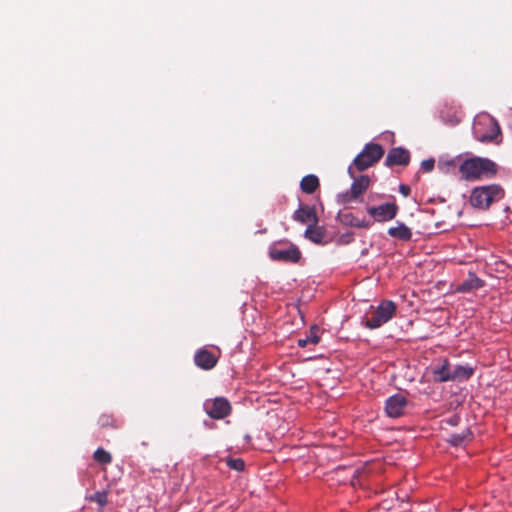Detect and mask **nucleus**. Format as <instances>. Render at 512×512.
<instances>
[{
	"label": "nucleus",
	"mask_w": 512,
	"mask_h": 512,
	"mask_svg": "<svg viewBox=\"0 0 512 512\" xmlns=\"http://www.w3.org/2000/svg\"><path fill=\"white\" fill-rule=\"evenodd\" d=\"M458 171L462 180L473 182L495 177L498 167L489 158L475 156L463 160L458 165Z\"/></svg>",
	"instance_id": "obj_1"
},
{
	"label": "nucleus",
	"mask_w": 512,
	"mask_h": 512,
	"mask_svg": "<svg viewBox=\"0 0 512 512\" xmlns=\"http://www.w3.org/2000/svg\"><path fill=\"white\" fill-rule=\"evenodd\" d=\"M505 196V190L499 184H489L474 187L471 190L469 203L473 208L488 210L495 202H499Z\"/></svg>",
	"instance_id": "obj_2"
},
{
	"label": "nucleus",
	"mask_w": 512,
	"mask_h": 512,
	"mask_svg": "<svg viewBox=\"0 0 512 512\" xmlns=\"http://www.w3.org/2000/svg\"><path fill=\"white\" fill-rule=\"evenodd\" d=\"M384 148L378 143H367L363 150L354 158L353 166L362 172L374 166L384 155Z\"/></svg>",
	"instance_id": "obj_3"
},
{
	"label": "nucleus",
	"mask_w": 512,
	"mask_h": 512,
	"mask_svg": "<svg viewBox=\"0 0 512 512\" xmlns=\"http://www.w3.org/2000/svg\"><path fill=\"white\" fill-rule=\"evenodd\" d=\"M348 174L354 179L350 190L340 193L338 195V202L341 204H348L352 201L358 200L369 188L370 178L367 175H361L355 178L353 166L348 168Z\"/></svg>",
	"instance_id": "obj_4"
},
{
	"label": "nucleus",
	"mask_w": 512,
	"mask_h": 512,
	"mask_svg": "<svg viewBox=\"0 0 512 512\" xmlns=\"http://www.w3.org/2000/svg\"><path fill=\"white\" fill-rule=\"evenodd\" d=\"M396 304L391 300L382 301L370 317L365 319V326L369 329H377L393 318L396 313Z\"/></svg>",
	"instance_id": "obj_5"
},
{
	"label": "nucleus",
	"mask_w": 512,
	"mask_h": 512,
	"mask_svg": "<svg viewBox=\"0 0 512 512\" xmlns=\"http://www.w3.org/2000/svg\"><path fill=\"white\" fill-rule=\"evenodd\" d=\"M475 138L480 142L493 141L500 134V127L494 118L486 116L474 124Z\"/></svg>",
	"instance_id": "obj_6"
},
{
	"label": "nucleus",
	"mask_w": 512,
	"mask_h": 512,
	"mask_svg": "<svg viewBox=\"0 0 512 512\" xmlns=\"http://www.w3.org/2000/svg\"><path fill=\"white\" fill-rule=\"evenodd\" d=\"M204 410L210 418L221 420L231 414L232 406L226 398L216 397L204 402Z\"/></svg>",
	"instance_id": "obj_7"
},
{
	"label": "nucleus",
	"mask_w": 512,
	"mask_h": 512,
	"mask_svg": "<svg viewBox=\"0 0 512 512\" xmlns=\"http://www.w3.org/2000/svg\"><path fill=\"white\" fill-rule=\"evenodd\" d=\"M269 256L274 261L297 263L301 258V251L294 244H289L285 248L273 246L269 250Z\"/></svg>",
	"instance_id": "obj_8"
},
{
	"label": "nucleus",
	"mask_w": 512,
	"mask_h": 512,
	"mask_svg": "<svg viewBox=\"0 0 512 512\" xmlns=\"http://www.w3.org/2000/svg\"><path fill=\"white\" fill-rule=\"evenodd\" d=\"M398 210V205L392 202L369 207L367 213L378 222H387L396 217Z\"/></svg>",
	"instance_id": "obj_9"
},
{
	"label": "nucleus",
	"mask_w": 512,
	"mask_h": 512,
	"mask_svg": "<svg viewBox=\"0 0 512 512\" xmlns=\"http://www.w3.org/2000/svg\"><path fill=\"white\" fill-rule=\"evenodd\" d=\"M408 401L402 394H394L385 402V412L390 418H399L404 414Z\"/></svg>",
	"instance_id": "obj_10"
},
{
	"label": "nucleus",
	"mask_w": 512,
	"mask_h": 512,
	"mask_svg": "<svg viewBox=\"0 0 512 512\" xmlns=\"http://www.w3.org/2000/svg\"><path fill=\"white\" fill-rule=\"evenodd\" d=\"M410 162V153L402 147L392 148L385 159V165L392 167L395 165L406 166Z\"/></svg>",
	"instance_id": "obj_11"
},
{
	"label": "nucleus",
	"mask_w": 512,
	"mask_h": 512,
	"mask_svg": "<svg viewBox=\"0 0 512 512\" xmlns=\"http://www.w3.org/2000/svg\"><path fill=\"white\" fill-rule=\"evenodd\" d=\"M194 362L197 367L203 370H211L216 366L218 358L208 349L201 348L195 353Z\"/></svg>",
	"instance_id": "obj_12"
},
{
	"label": "nucleus",
	"mask_w": 512,
	"mask_h": 512,
	"mask_svg": "<svg viewBox=\"0 0 512 512\" xmlns=\"http://www.w3.org/2000/svg\"><path fill=\"white\" fill-rule=\"evenodd\" d=\"M485 281L480 279L475 273L469 272L468 277L455 286L457 293H470L484 287Z\"/></svg>",
	"instance_id": "obj_13"
},
{
	"label": "nucleus",
	"mask_w": 512,
	"mask_h": 512,
	"mask_svg": "<svg viewBox=\"0 0 512 512\" xmlns=\"http://www.w3.org/2000/svg\"><path fill=\"white\" fill-rule=\"evenodd\" d=\"M293 219L303 224L310 222L311 224L318 223V217L315 209L309 206H301L297 209L293 214Z\"/></svg>",
	"instance_id": "obj_14"
},
{
	"label": "nucleus",
	"mask_w": 512,
	"mask_h": 512,
	"mask_svg": "<svg viewBox=\"0 0 512 512\" xmlns=\"http://www.w3.org/2000/svg\"><path fill=\"white\" fill-rule=\"evenodd\" d=\"M450 363L447 359H442L441 364L436 366L433 369L434 380L437 382H448L451 379H446L444 377L451 376L452 373Z\"/></svg>",
	"instance_id": "obj_15"
},
{
	"label": "nucleus",
	"mask_w": 512,
	"mask_h": 512,
	"mask_svg": "<svg viewBox=\"0 0 512 512\" xmlns=\"http://www.w3.org/2000/svg\"><path fill=\"white\" fill-rule=\"evenodd\" d=\"M474 374V369L468 365H457L452 370L451 376L445 377L451 381H462L469 379Z\"/></svg>",
	"instance_id": "obj_16"
},
{
	"label": "nucleus",
	"mask_w": 512,
	"mask_h": 512,
	"mask_svg": "<svg viewBox=\"0 0 512 512\" xmlns=\"http://www.w3.org/2000/svg\"><path fill=\"white\" fill-rule=\"evenodd\" d=\"M389 236L403 240L409 241L412 238V232L409 227H407L404 223H398L395 227H390L388 229Z\"/></svg>",
	"instance_id": "obj_17"
},
{
	"label": "nucleus",
	"mask_w": 512,
	"mask_h": 512,
	"mask_svg": "<svg viewBox=\"0 0 512 512\" xmlns=\"http://www.w3.org/2000/svg\"><path fill=\"white\" fill-rule=\"evenodd\" d=\"M320 186L319 179L316 175L309 174L302 178L300 182L301 190L306 194H313Z\"/></svg>",
	"instance_id": "obj_18"
},
{
	"label": "nucleus",
	"mask_w": 512,
	"mask_h": 512,
	"mask_svg": "<svg viewBox=\"0 0 512 512\" xmlns=\"http://www.w3.org/2000/svg\"><path fill=\"white\" fill-rule=\"evenodd\" d=\"M325 231L322 227H318L317 224H310L305 230V237L314 243H321L324 239Z\"/></svg>",
	"instance_id": "obj_19"
},
{
	"label": "nucleus",
	"mask_w": 512,
	"mask_h": 512,
	"mask_svg": "<svg viewBox=\"0 0 512 512\" xmlns=\"http://www.w3.org/2000/svg\"><path fill=\"white\" fill-rule=\"evenodd\" d=\"M472 439V433L470 430L466 429L461 433L451 434L448 438V442L453 446H460L463 443L470 441Z\"/></svg>",
	"instance_id": "obj_20"
},
{
	"label": "nucleus",
	"mask_w": 512,
	"mask_h": 512,
	"mask_svg": "<svg viewBox=\"0 0 512 512\" xmlns=\"http://www.w3.org/2000/svg\"><path fill=\"white\" fill-rule=\"evenodd\" d=\"M90 502H95L100 506V511L104 506L108 504V492L107 491H96L94 494L86 497Z\"/></svg>",
	"instance_id": "obj_21"
},
{
	"label": "nucleus",
	"mask_w": 512,
	"mask_h": 512,
	"mask_svg": "<svg viewBox=\"0 0 512 512\" xmlns=\"http://www.w3.org/2000/svg\"><path fill=\"white\" fill-rule=\"evenodd\" d=\"M94 460L100 464H110L112 462V456L109 452L103 448H98L93 454Z\"/></svg>",
	"instance_id": "obj_22"
},
{
	"label": "nucleus",
	"mask_w": 512,
	"mask_h": 512,
	"mask_svg": "<svg viewBox=\"0 0 512 512\" xmlns=\"http://www.w3.org/2000/svg\"><path fill=\"white\" fill-rule=\"evenodd\" d=\"M98 423H99L100 427H102V428H109V427L117 428L118 427L117 422L114 419V417L109 414H102L99 417Z\"/></svg>",
	"instance_id": "obj_23"
},
{
	"label": "nucleus",
	"mask_w": 512,
	"mask_h": 512,
	"mask_svg": "<svg viewBox=\"0 0 512 512\" xmlns=\"http://www.w3.org/2000/svg\"><path fill=\"white\" fill-rule=\"evenodd\" d=\"M226 464L230 469L241 472L245 468V462L241 458H226Z\"/></svg>",
	"instance_id": "obj_24"
},
{
	"label": "nucleus",
	"mask_w": 512,
	"mask_h": 512,
	"mask_svg": "<svg viewBox=\"0 0 512 512\" xmlns=\"http://www.w3.org/2000/svg\"><path fill=\"white\" fill-rule=\"evenodd\" d=\"M457 166V159H450V160H440L439 163H438V167L443 171V172H450L451 169H454L456 168Z\"/></svg>",
	"instance_id": "obj_25"
},
{
	"label": "nucleus",
	"mask_w": 512,
	"mask_h": 512,
	"mask_svg": "<svg viewBox=\"0 0 512 512\" xmlns=\"http://www.w3.org/2000/svg\"><path fill=\"white\" fill-rule=\"evenodd\" d=\"M320 338L318 335H316L313 331H311L310 336H307L306 338H301L298 340V345L300 347H306L308 344H317L319 342Z\"/></svg>",
	"instance_id": "obj_26"
},
{
	"label": "nucleus",
	"mask_w": 512,
	"mask_h": 512,
	"mask_svg": "<svg viewBox=\"0 0 512 512\" xmlns=\"http://www.w3.org/2000/svg\"><path fill=\"white\" fill-rule=\"evenodd\" d=\"M435 161L434 159H427L421 162V169L424 172H431L434 169Z\"/></svg>",
	"instance_id": "obj_27"
},
{
	"label": "nucleus",
	"mask_w": 512,
	"mask_h": 512,
	"mask_svg": "<svg viewBox=\"0 0 512 512\" xmlns=\"http://www.w3.org/2000/svg\"><path fill=\"white\" fill-rule=\"evenodd\" d=\"M399 192L404 196V197H407L409 196L410 192H411V189L408 185H405V184H401L399 186Z\"/></svg>",
	"instance_id": "obj_28"
},
{
	"label": "nucleus",
	"mask_w": 512,
	"mask_h": 512,
	"mask_svg": "<svg viewBox=\"0 0 512 512\" xmlns=\"http://www.w3.org/2000/svg\"><path fill=\"white\" fill-rule=\"evenodd\" d=\"M354 225L357 227H368L369 224L364 221H361V222L354 223Z\"/></svg>",
	"instance_id": "obj_29"
}]
</instances>
